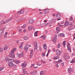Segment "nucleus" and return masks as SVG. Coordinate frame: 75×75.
I'll use <instances>...</instances> for the list:
<instances>
[{
    "instance_id": "obj_33",
    "label": "nucleus",
    "mask_w": 75,
    "mask_h": 75,
    "mask_svg": "<svg viewBox=\"0 0 75 75\" xmlns=\"http://www.w3.org/2000/svg\"><path fill=\"white\" fill-rule=\"evenodd\" d=\"M21 27V28H25L26 27V24H25L23 26H22Z\"/></svg>"
},
{
    "instance_id": "obj_41",
    "label": "nucleus",
    "mask_w": 75,
    "mask_h": 75,
    "mask_svg": "<svg viewBox=\"0 0 75 75\" xmlns=\"http://www.w3.org/2000/svg\"><path fill=\"white\" fill-rule=\"evenodd\" d=\"M20 11H21V14H23V13H24V11L23 10H20Z\"/></svg>"
},
{
    "instance_id": "obj_55",
    "label": "nucleus",
    "mask_w": 75,
    "mask_h": 75,
    "mask_svg": "<svg viewBox=\"0 0 75 75\" xmlns=\"http://www.w3.org/2000/svg\"><path fill=\"white\" fill-rule=\"evenodd\" d=\"M70 19L71 20H73V17H70Z\"/></svg>"
},
{
    "instance_id": "obj_34",
    "label": "nucleus",
    "mask_w": 75,
    "mask_h": 75,
    "mask_svg": "<svg viewBox=\"0 0 75 75\" xmlns=\"http://www.w3.org/2000/svg\"><path fill=\"white\" fill-rule=\"evenodd\" d=\"M44 10H45L46 13H49L50 12V11L48 9H46Z\"/></svg>"
},
{
    "instance_id": "obj_64",
    "label": "nucleus",
    "mask_w": 75,
    "mask_h": 75,
    "mask_svg": "<svg viewBox=\"0 0 75 75\" xmlns=\"http://www.w3.org/2000/svg\"><path fill=\"white\" fill-rule=\"evenodd\" d=\"M5 34L6 35H7V34H8V33L7 32H6L5 33Z\"/></svg>"
},
{
    "instance_id": "obj_35",
    "label": "nucleus",
    "mask_w": 75,
    "mask_h": 75,
    "mask_svg": "<svg viewBox=\"0 0 75 75\" xmlns=\"http://www.w3.org/2000/svg\"><path fill=\"white\" fill-rule=\"evenodd\" d=\"M63 57H64V58H66V59H69V56L64 57V56H63Z\"/></svg>"
},
{
    "instance_id": "obj_27",
    "label": "nucleus",
    "mask_w": 75,
    "mask_h": 75,
    "mask_svg": "<svg viewBox=\"0 0 75 75\" xmlns=\"http://www.w3.org/2000/svg\"><path fill=\"white\" fill-rule=\"evenodd\" d=\"M38 32V31H37L36 32H35V33H34V35L35 36V37H37V36H38V35H37V32Z\"/></svg>"
},
{
    "instance_id": "obj_44",
    "label": "nucleus",
    "mask_w": 75,
    "mask_h": 75,
    "mask_svg": "<svg viewBox=\"0 0 75 75\" xmlns=\"http://www.w3.org/2000/svg\"><path fill=\"white\" fill-rule=\"evenodd\" d=\"M40 27H44V23H42L40 25Z\"/></svg>"
},
{
    "instance_id": "obj_42",
    "label": "nucleus",
    "mask_w": 75,
    "mask_h": 75,
    "mask_svg": "<svg viewBox=\"0 0 75 75\" xmlns=\"http://www.w3.org/2000/svg\"><path fill=\"white\" fill-rule=\"evenodd\" d=\"M43 25H44V26H47V25H48V23H43Z\"/></svg>"
},
{
    "instance_id": "obj_8",
    "label": "nucleus",
    "mask_w": 75,
    "mask_h": 75,
    "mask_svg": "<svg viewBox=\"0 0 75 75\" xmlns=\"http://www.w3.org/2000/svg\"><path fill=\"white\" fill-rule=\"evenodd\" d=\"M69 24V22L68 21H66L65 23L64 26L67 27Z\"/></svg>"
},
{
    "instance_id": "obj_40",
    "label": "nucleus",
    "mask_w": 75,
    "mask_h": 75,
    "mask_svg": "<svg viewBox=\"0 0 75 75\" xmlns=\"http://www.w3.org/2000/svg\"><path fill=\"white\" fill-rule=\"evenodd\" d=\"M59 58V57H58V56H56V57H55L54 58V59L55 60V59H58Z\"/></svg>"
},
{
    "instance_id": "obj_48",
    "label": "nucleus",
    "mask_w": 75,
    "mask_h": 75,
    "mask_svg": "<svg viewBox=\"0 0 75 75\" xmlns=\"http://www.w3.org/2000/svg\"><path fill=\"white\" fill-rule=\"evenodd\" d=\"M16 42L17 44H18L19 42H20V40H17L16 41Z\"/></svg>"
},
{
    "instance_id": "obj_29",
    "label": "nucleus",
    "mask_w": 75,
    "mask_h": 75,
    "mask_svg": "<svg viewBox=\"0 0 75 75\" xmlns=\"http://www.w3.org/2000/svg\"><path fill=\"white\" fill-rule=\"evenodd\" d=\"M43 47L44 49L46 50H47V45H46V44H45L43 45Z\"/></svg>"
},
{
    "instance_id": "obj_6",
    "label": "nucleus",
    "mask_w": 75,
    "mask_h": 75,
    "mask_svg": "<svg viewBox=\"0 0 75 75\" xmlns=\"http://www.w3.org/2000/svg\"><path fill=\"white\" fill-rule=\"evenodd\" d=\"M17 55H18V58H20L21 57H23L24 56V54H23V53L22 52L20 54H17Z\"/></svg>"
},
{
    "instance_id": "obj_39",
    "label": "nucleus",
    "mask_w": 75,
    "mask_h": 75,
    "mask_svg": "<svg viewBox=\"0 0 75 75\" xmlns=\"http://www.w3.org/2000/svg\"><path fill=\"white\" fill-rule=\"evenodd\" d=\"M3 49L1 48H0V52H3Z\"/></svg>"
},
{
    "instance_id": "obj_15",
    "label": "nucleus",
    "mask_w": 75,
    "mask_h": 75,
    "mask_svg": "<svg viewBox=\"0 0 75 75\" xmlns=\"http://www.w3.org/2000/svg\"><path fill=\"white\" fill-rule=\"evenodd\" d=\"M9 63V67L10 68H11L13 65V63H12L11 62H10V63Z\"/></svg>"
},
{
    "instance_id": "obj_61",
    "label": "nucleus",
    "mask_w": 75,
    "mask_h": 75,
    "mask_svg": "<svg viewBox=\"0 0 75 75\" xmlns=\"http://www.w3.org/2000/svg\"><path fill=\"white\" fill-rule=\"evenodd\" d=\"M4 37L5 38L6 37H7V35L5 34Z\"/></svg>"
},
{
    "instance_id": "obj_36",
    "label": "nucleus",
    "mask_w": 75,
    "mask_h": 75,
    "mask_svg": "<svg viewBox=\"0 0 75 75\" xmlns=\"http://www.w3.org/2000/svg\"><path fill=\"white\" fill-rule=\"evenodd\" d=\"M4 68L3 67H0V71H1L3 69H4Z\"/></svg>"
},
{
    "instance_id": "obj_43",
    "label": "nucleus",
    "mask_w": 75,
    "mask_h": 75,
    "mask_svg": "<svg viewBox=\"0 0 75 75\" xmlns=\"http://www.w3.org/2000/svg\"><path fill=\"white\" fill-rule=\"evenodd\" d=\"M24 66L26 67L27 66V62H24Z\"/></svg>"
},
{
    "instance_id": "obj_13",
    "label": "nucleus",
    "mask_w": 75,
    "mask_h": 75,
    "mask_svg": "<svg viewBox=\"0 0 75 75\" xmlns=\"http://www.w3.org/2000/svg\"><path fill=\"white\" fill-rule=\"evenodd\" d=\"M58 37H60V36H62V37H65V35L63 33H59L58 35Z\"/></svg>"
},
{
    "instance_id": "obj_37",
    "label": "nucleus",
    "mask_w": 75,
    "mask_h": 75,
    "mask_svg": "<svg viewBox=\"0 0 75 75\" xmlns=\"http://www.w3.org/2000/svg\"><path fill=\"white\" fill-rule=\"evenodd\" d=\"M65 42H66V41H64L63 42V46H64V47H65V45H66V44H65Z\"/></svg>"
},
{
    "instance_id": "obj_45",
    "label": "nucleus",
    "mask_w": 75,
    "mask_h": 75,
    "mask_svg": "<svg viewBox=\"0 0 75 75\" xmlns=\"http://www.w3.org/2000/svg\"><path fill=\"white\" fill-rule=\"evenodd\" d=\"M41 62H42V63H46V62L42 60H41Z\"/></svg>"
},
{
    "instance_id": "obj_54",
    "label": "nucleus",
    "mask_w": 75,
    "mask_h": 75,
    "mask_svg": "<svg viewBox=\"0 0 75 75\" xmlns=\"http://www.w3.org/2000/svg\"><path fill=\"white\" fill-rule=\"evenodd\" d=\"M59 26H60V27H62V26H63V25L60 24H58Z\"/></svg>"
},
{
    "instance_id": "obj_2",
    "label": "nucleus",
    "mask_w": 75,
    "mask_h": 75,
    "mask_svg": "<svg viewBox=\"0 0 75 75\" xmlns=\"http://www.w3.org/2000/svg\"><path fill=\"white\" fill-rule=\"evenodd\" d=\"M28 46V45L27 44H26L25 46L24 47V50L26 52H27L28 51V50L29 49Z\"/></svg>"
},
{
    "instance_id": "obj_4",
    "label": "nucleus",
    "mask_w": 75,
    "mask_h": 75,
    "mask_svg": "<svg viewBox=\"0 0 75 75\" xmlns=\"http://www.w3.org/2000/svg\"><path fill=\"white\" fill-rule=\"evenodd\" d=\"M12 19H13V18H10L9 19L5 21L4 23V24H6V23H8L9 21H11Z\"/></svg>"
},
{
    "instance_id": "obj_18",
    "label": "nucleus",
    "mask_w": 75,
    "mask_h": 75,
    "mask_svg": "<svg viewBox=\"0 0 75 75\" xmlns=\"http://www.w3.org/2000/svg\"><path fill=\"white\" fill-rule=\"evenodd\" d=\"M40 75H44V71H41L40 73Z\"/></svg>"
},
{
    "instance_id": "obj_12",
    "label": "nucleus",
    "mask_w": 75,
    "mask_h": 75,
    "mask_svg": "<svg viewBox=\"0 0 75 75\" xmlns=\"http://www.w3.org/2000/svg\"><path fill=\"white\" fill-rule=\"evenodd\" d=\"M75 27V26L74 25L71 26H70L69 27L68 30H71L72 28H74Z\"/></svg>"
},
{
    "instance_id": "obj_17",
    "label": "nucleus",
    "mask_w": 75,
    "mask_h": 75,
    "mask_svg": "<svg viewBox=\"0 0 75 75\" xmlns=\"http://www.w3.org/2000/svg\"><path fill=\"white\" fill-rule=\"evenodd\" d=\"M62 61V60H60L58 61L57 62L56 61H54L53 62V63L54 64H56V63H59L60 62H61Z\"/></svg>"
},
{
    "instance_id": "obj_31",
    "label": "nucleus",
    "mask_w": 75,
    "mask_h": 75,
    "mask_svg": "<svg viewBox=\"0 0 75 75\" xmlns=\"http://www.w3.org/2000/svg\"><path fill=\"white\" fill-rule=\"evenodd\" d=\"M41 38H42L43 40L45 39V35H43L41 36Z\"/></svg>"
},
{
    "instance_id": "obj_5",
    "label": "nucleus",
    "mask_w": 75,
    "mask_h": 75,
    "mask_svg": "<svg viewBox=\"0 0 75 75\" xmlns=\"http://www.w3.org/2000/svg\"><path fill=\"white\" fill-rule=\"evenodd\" d=\"M34 44L35 47L34 50H37V48H38V46H37V42H34Z\"/></svg>"
},
{
    "instance_id": "obj_47",
    "label": "nucleus",
    "mask_w": 75,
    "mask_h": 75,
    "mask_svg": "<svg viewBox=\"0 0 75 75\" xmlns=\"http://www.w3.org/2000/svg\"><path fill=\"white\" fill-rule=\"evenodd\" d=\"M33 52H34V51H33V50H31L30 53L33 54Z\"/></svg>"
},
{
    "instance_id": "obj_49",
    "label": "nucleus",
    "mask_w": 75,
    "mask_h": 75,
    "mask_svg": "<svg viewBox=\"0 0 75 75\" xmlns=\"http://www.w3.org/2000/svg\"><path fill=\"white\" fill-rule=\"evenodd\" d=\"M12 67H13L14 68H16V65L13 64V66H12Z\"/></svg>"
},
{
    "instance_id": "obj_23",
    "label": "nucleus",
    "mask_w": 75,
    "mask_h": 75,
    "mask_svg": "<svg viewBox=\"0 0 75 75\" xmlns=\"http://www.w3.org/2000/svg\"><path fill=\"white\" fill-rule=\"evenodd\" d=\"M8 48V46L7 45H6L4 47V50H6Z\"/></svg>"
},
{
    "instance_id": "obj_3",
    "label": "nucleus",
    "mask_w": 75,
    "mask_h": 75,
    "mask_svg": "<svg viewBox=\"0 0 75 75\" xmlns=\"http://www.w3.org/2000/svg\"><path fill=\"white\" fill-rule=\"evenodd\" d=\"M57 35H55L53 39L52 40V41L54 42V43H56V42H57L56 41V40H57Z\"/></svg>"
},
{
    "instance_id": "obj_19",
    "label": "nucleus",
    "mask_w": 75,
    "mask_h": 75,
    "mask_svg": "<svg viewBox=\"0 0 75 75\" xmlns=\"http://www.w3.org/2000/svg\"><path fill=\"white\" fill-rule=\"evenodd\" d=\"M23 73L24 74H27V70L25 69H23Z\"/></svg>"
},
{
    "instance_id": "obj_32",
    "label": "nucleus",
    "mask_w": 75,
    "mask_h": 75,
    "mask_svg": "<svg viewBox=\"0 0 75 75\" xmlns=\"http://www.w3.org/2000/svg\"><path fill=\"white\" fill-rule=\"evenodd\" d=\"M24 40H28L29 38L27 36H25L24 37Z\"/></svg>"
},
{
    "instance_id": "obj_62",
    "label": "nucleus",
    "mask_w": 75,
    "mask_h": 75,
    "mask_svg": "<svg viewBox=\"0 0 75 75\" xmlns=\"http://www.w3.org/2000/svg\"><path fill=\"white\" fill-rule=\"evenodd\" d=\"M23 32H26V30H25V29H24L23 30Z\"/></svg>"
},
{
    "instance_id": "obj_52",
    "label": "nucleus",
    "mask_w": 75,
    "mask_h": 75,
    "mask_svg": "<svg viewBox=\"0 0 75 75\" xmlns=\"http://www.w3.org/2000/svg\"><path fill=\"white\" fill-rule=\"evenodd\" d=\"M21 66L22 67H25V66H24V63H22L21 64Z\"/></svg>"
},
{
    "instance_id": "obj_14",
    "label": "nucleus",
    "mask_w": 75,
    "mask_h": 75,
    "mask_svg": "<svg viewBox=\"0 0 75 75\" xmlns=\"http://www.w3.org/2000/svg\"><path fill=\"white\" fill-rule=\"evenodd\" d=\"M60 17H61V15L60 14V13H57L56 16V18H60Z\"/></svg>"
},
{
    "instance_id": "obj_51",
    "label": "nucleus",
    "mask_w": 75,
    "mask_h": 75,
    "mask_svg": "<svg viewBox=\"0 0 75 75\" xmlns=\"http://www.w3.org/2000/svg\"><path fill=\"white\" fill-rule=\"evenodd\" d=\"M34 64H32L30 66V68H33V67H34Z\"/></svg>"
},
{
    "instance_id": "obj_7",
    "label": "nucleus",
    "mask_w": 75,
    "mask_h": 75,
    "mask_svg": "<svg viewBox=\"0 0 75 75\" xmlns=\"http://www.w3.org/2000/svg\"><path fill=\"white\" fill-rule=\"evenodd\" d=\"M30 74H31V75H35V74H37V71H33V72H30Z\"/></svg>"
},
{
    "instance_id": "obj_57",
    "label": "nucleus",
    "mask_w": 75,
    "mask_h": 75,
    "mask_svg": "<svg viewBox=\"0 0 75 75\" xmlns=\"http://www.w3.org/2000/svg\"><path fill=\"white\" fill-rule=\"evenodd\" d=\"M38 68V66H36V67H34V68L35 69H36V68Z\"/></svg>"
},
{
    "instance_id": "obj_20",
    "label": "nucleus",
    "mask_w": 75,
    "mask_h": 75,
    "mask_svg": "<svg viewBox=\"0 0 75 75\" xmlns=\"http://www.w3.org/2000/svg\"><path fill=\"white\" fill-rule=\"evenodd\" d=\"M15 60L14 59H9V62L10 63L11 62L12 63H13V62H14Z\"/></svg>"
},
{
    "instance_id": "obj_63",
    "label": "nucleus",
    "mask_w": 75,
    "mask_h": 75,
    "mask_svg": "<svg viewBox=\"0 0 75 75\" xmlns=\"http://www.w3.org/2000/svg\"><path fill=\"white\" fill-rule=\"evenodd\" d=\"M48 53L49 52H50V50L49 49V50H48Z\"/></svg>"
},
{
    "instance_id": "obj_60",
    "label": "nucleus",
    "mask_w": 75,
    "mask_h": 75,
    "mask_svg": "<svg viewBox=\"0 0 75 75\" xmlns=\"http://www.w3.org/2000/svg\"><path fill=\"white\" fill-rule=\"evenodd\" d=\"M56 67H58L59 66H58V64L56 65L55 66Z\"/></svg>"
},
{
    "instance_id": "obj_28",
    "label": "nucleus",
    "mask_w": 75,
    "mask_h": 75,
    "mask_svg": "<svg viewBox=\"0 0 75 75\" xmlns=\"http://www.w3.org/2000/svg\"><path fill=\"white\" fill-rule=\"evenodd\" d=\"M24 44V43L23 42H21V45L19 46V48H21L22 47H23V44Z\"/></svg>"
},
{
    "instance_id": "obj_26",
    "label": "nucleus",
    "mask_w": 75,
    "mask_h": 75,
    "mask_svg": "<svg viewBox=\"0 0 75 75\" xmlns=\"http://www.w3.org/2000/svg\"><path fill=\"white\" fill-rule=\"evenodd\" d=\"M9 58H8V57H6L5 58V60L6 61H9Z\"/></svg>"
},
{
    "instance_id": "obj_59",
    "label": "nucleus",
    "mask_w": 75,
    "mask_h": 75,
    "mask_svg": "<svg viewBox=\"0 0 75 75\" xmlns=\"http://www.w3.org/2000/svg\"><path fill=\"white\" fill-rule=\"evenodd\" d=\"M39 50L40 51H42V49H41V48H40L39 49Z\"/></svg>"
},
{
    "instance_id": "obj_16",
    "label": "nucleus",
    "mask_w": 75,
    "mask_h": 75,
    "mask_svg": "<svg viewBox=\"0 0 75 75\" xmlns=\"http://www.w3.org/2000/svg\"><path fill=\"white\" fill-rule=\"evenodd\" d=\"M34 22V20L33 19H31L29 22V24H31V23H33Z\"/></svg>"
},
{
    "instance_id": "obj_46",
    "label": "nucleus",
    "mask_w": 75,
    "mask_h": 75,
    "mask_svg": "<svg viewBox=\"0 0 75 75\" xmlns=\"http://www.w3.org/2000/svg\"><path fill=\"white\" fill-rule=\"evenodd\" d=\"M71 63H72V64H74V63H75V62H74V60L73 59L72 61L71 62Z\"/></svg>"
},
{
    "instance_id": "obj_53",
    "label": "nucleus",
    "mask_w": 75,
    "mask_h": 75,
    "mask_svg": "<svg viewBox=\"0 0 75 75\" xmlns=\"http://www.w3.org/2000/svg\"><path fill=\"white\" fill-rule=\"evenodd\" d=\"M17 13H18L19 14H21V11H20L18 12Z\"/></svg>"
},
{
    "instance_id": "obj_22",
    "label": "nucleus",
    "mask_w": 75,
    "mask_h": 75,
    "mask_svg": "<svg viewBox=\"0 0 75 75\" xmlns=\"http://www.w3.org/2000/svg\"><path fill=\"white\" fill-rule=\"evenodd\" d=\"M14 62H16V63L17 64H19V63H20V61L17 60H15L14 61Z\"/></svg>"
},
{
    "instance_id": "obj_24",
    "label": "nucleus",
    "mask_w": 75,
    "mask_h": 75,
    "mask_svg": "<svg viewBox=\"0 0 75 75\" xmlns=\"http://www.w3.org/2000/svg\"><path fill=\"white\" fill-rule=\"evenodd\" d=\"M68 70L69 71H73L74 69L72 68H70L68 69Z\"/></svg>"
},
{
    "instance_id": "obj_1",
    "label": "nucleus",
    "mask_w": 75,
    "mask_h": 75,
    "mask_svg": "<svg viewBox=\"0 0 75 75\" xmlns=\"http://www.w3.org/2000/svg\"><path fill=\"white\" fill-rule=\"evenodd\" d=\"M16 50V48H14L13 50L11 52L10 54V57L12 58H14L15 56H14V51Z\"/></svg>"
},
{
    "instance_id": "obj_10",
    "label": "nucleus",
    "mask_w": 75,
    "mask_h": 75,
    "mask_svg": "<svg viewBox=\"0 0 75 75\" xmlns=\"http://www.w3.org/2000/svg\"><path fill=\"white\" fill-rule=\"evenodd\" d=\"M3 34H4L3 30L2 29L0 30V37L3 35Z\"/></svg>"
},
{
    "instance_id": "obj_30",
    "label": "nucleus",
    "mask_w": 75,
    "mask_h": 75,
    "mask_svg": "<svg viewBox=\"0 0 75 75\" xmlns=\"http://www.w3.org/2000/svg\"><path fill=\"white\" fill-rule=\"evenodd\" d=\"M32 28H33L32 26L29 27H28V29L30 31H31L32 30Z\"/></svg>"
},
{
    "instance_id": "obj_25",
    "label": "nucleus",
    "mask_w": 75,
    "mask_h": 75,
    "mask_svg": "<svg viewBox=\"0 0 75 75\" xmlns=\"http://www.w3.org/2000/svg\"><path fill=\"white\" fill-rule=\"evenodd\" d=\"M61 43H58V45L57 46V48H59L60 47V46H61Z\"/></svg>"
},
{
    "instance_id": "obj_38",
    "label": "nucleus",
    "mask_w": 75,
    "mask_h": 75,
    "mask_svg": "<svg viewBox=\"0 0 75 75\" xmlns=\"http://www.w3.org/2000/svg\"><path fill=\"white\" fill-rule=\"evenodd\" d=\"M33 55V54L30 53V58H32Z\"/></svg>"
},
{
    "instance_id": "obj_56",
    "label": "nucleus",
    "mask_w": 75,
    "mask_h": 75,
    "mask_svg": "<svg viewBox=\"0 0 75 75\" xmlns=\"http://www.w3.org/2000/svg\"><path fill=\"white\" fill-rule=\"evenodd\" d=\"M62 65V66H64V63H61Z\"/></svg>"
},
{
    "instance_id": "obj_50",
    "label": "nucleus",
    "mask_w": 75,
    "mask_h": 75,
    "mask_svg": "<svg viewBox=\"0 0 75 75\" xmlns=\"http://www.w3.org/2000/svg\"><path fill=\"white\" fill-rule=\"evenodd\" d=\"M45 54L42 53V56H43V57H45Z\"/></svg>"
},
{
    "instance_id": "obj_11",
    "label": "nucleus",
    "mask_w": 75,
    "mask_h": 75,
    "mask_svg": "<svg viewBox=\"0 0 75 75\" xmlns=\"http://www.w3.org/2000/svg\"><path fill=\"white\" fill-rule=\"evenodd\" d=\"M56 33L58 34L60 30H59V27H57L56 29Z\"/></svg>"
},
{
    "instance_id": "obj_58",
    "label": "nucleus",
    "mask_w": 75,
    "mask_h": 75,
    "mask_svg": "<svg viewBox=\"0 0 75 75\" xmlns=\"http://www.w3.org/2000/svg\"><path fill=\"white\" fill-rule=\"evenodd\" d=\"M74 38L73 40H74V39H75V34H74Z\"/></svg>"
},
{
    "instance_id": "obj_9",
    "label": "nucleus",
    "mask_w": 75,
    "mask_h": 75,
    "mask_svg": "<svg viewBox=\"0 0 75 75\" xmlns=\"http://www.w3.org/2000/svg\"><path fill=\"white\" fill-rule=\"evenodd\" d=\"M56 54L57 55H59L61 54V51L59 50H57L56 51Z\"/></svg>"
},
{
    "instance_id": "obj_21",
    "label": "nucleus",
    "mask_w": 75,
    "mask_h": 75,
    "mask_svg": "<svg viewBox=\"0 0 75 75\" xmlns=\"http://www.w3.org/2000/svg\"><path fill=\"white\" fill-rule=\"evenodd\" d=\"M67 47L68 50L69 52H71V47H70V46L67 45Z\"/></svg>"
}]
</instances>
